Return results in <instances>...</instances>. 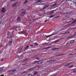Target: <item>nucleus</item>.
Returning a JSON list of instances; mask_svg holds the SVG:
<instances>
[{
	"label": "nucleus",
	"instance_id": "37",
	"mask_svg": "<svg viewBox=\"0 0 76 76\" xmlns=\"http://www.w3.org/2000/svg\"><path fill=\"white\" fill-rule=\"evenodd\" d=\"M56 5H57V4H54V5H52V6L53 7H54V6H55Z\"/></svg>",
	"mask_w": 76,
	"mask_h": 76
},
{
	"label": "nucleus",
	"instance_id": "21",
	"mask_svg": "<svg viewBox=\"0 0 76 76\" xmlns=\"http://www.w3.org/2000/svg\"><path fill=\"white\" fill-rule=\"evenodd\" d=\"M60 41V39L57 40L55 42H54L55 43H56L57 42H58V41Z\"/></svg>",
	"mask_w": 76,
	"mask_h": 76
},
{
	"label": "nucleus",
	"instance_id": "34",
	"mask_svg": "<svg viewBox=\"0 0 76 76\" xmlns=\"http://www.w3.org/2000/svg\"><path fill=\"white\" fill-rule=\"evenodd\" d=\"M50 18H53L54 17V15H53L51 16H49Z\"/></svg>",
	"mask_w": 76,
	"mask_h": 76
},
{
	"label": "nucleus",
	"instance_id": "58",
	"mask_svg": "<svg viewBox=\"0 0 76 76\" xmlns=\"http://www.w3.org/2000/svg\"><path fill=\"white\" fill-rule=\"evenodd\" d=\"M3 59H4L3 58L1 60V61H3Z\"/></svg>",
	"mask_w": 76,
	"mask_h": 76
},
{
	"label": "nucleus",
	"instance_id": "49",
	"mask_svg": "<svg viewBox=\"0 0 76 76\" xmlns=\"http://www.w3.org/2000/svg\"><path fill=\"white\" fill-rule=\"evenodd\" d=\"M35 45H38V44H37V43H35Z\"/></svg>",
	"mask_w": 76,
	"mask_h": 76
},
{
	"label": "nucleus",
	"instance_id": "55",
	"mask_svg": "<svg viewBox=\"0 0 76 76\" xmlns=\"http://www.w3.org/2000/svg\"><path fill=\"white\" fill-rule=\"evenodd\" d=\"M75 54H70L69 55L70 56V55H75Z\"/></svg>",
	"mask_w": 76,
	"mask_h": 76
},
{
	"label": "nucleus",
	"instance_id": "14",
	"mask_svg": "<svg viewBox=\"0 0 76 76\" xmlns=\"http://www.w3.org/2000/svg\"><path fill=\"white\" fill-rule=\"evenodd\" d=\"M74 42H75V41H74V40H72L70 42V44H73V43Z\"/></svg>",
	"mask_w": 76,
	"mask_h": 76
},
{
	"label": "nucleus",
	"instance_id": "3",
	"mask_svg": "<svg viewBox=\"0 0 76 76\" xmlns=\"http://www.w3.org/2000/svg\"><path fill=\"white\" fill-rule=\"evenodd\" d=\"M38 62V64H42V62L41 61H36L34 62V64H36V63Z\"/></svg>",
	"mask_w": 76,
	"mask_h": 76
},
{
	"label": "nucleus",
	"instance_id": "56",
	"mask_svg": "<svg viewBox=\"0 0 76 76\" xmlns=\"http://www.w3.org/2000/svg\"><path fill=\"white\" fill-rule=\"evenodd\" d=\"M1 47V44H0V47Z\"/></svg>",
	"mask_w": 76,
	"mask_h": 76
},
{
	"label": "nucleus",
	"instance_id": "35",
	"mask_svg": "<svg viewBox=\"0 0 76 76\" xmlns=\"http://www.w3.org/2000/svg\"><path fill=\"white\" fill-rule=\"evenodd\" d=\"M28 63L27 62H26V64H23V66H24V65H25L26 64Z\"/></svg>",
	"mask_w": 76,
	"mask_h": 76
},
{
	"label": "nucleus",
	"instance_id": "17",
	"mask_svg": "<svg viewBox=\"0 0 76 76\" xmlns=\"http://www.w3.org/2000/svg\"><path fill=\"white\" fill-rule=\"evenodd\" d=\"M48 6H50V5H45V7L46 8H47V7H48Z\"/></svg>",
	"mask_w": 76,
	"mask_h": 76
},
{
	"label": "nucleus",
	"instance_id": "47",
	"mask_svg": "<svg viewBox=\"0 0 76 76\" xmlns=\"http://www.w3.org/2000/svg\"><path fill=\"white\" fill-rule=\"evenodd\" d=\"M12 70H10L9 71V72H10V73H12Z\"/></svg>",
	"mask_w": 76,
	"mask_h": 76
},
{
	"label": "nucleus",
	"instance_id": "9",
	"mask_svg": "<svg viewBox=\"0 0 76 76\" xmlns=\"http://www.w3.org/2000/svg\"><path fill=\"white\" fill-rule=\"evenodd\" d=\"M69 33H70V32L67 31V32H66L64 33V34H69Z\"/></svg>",
	"mask_w": 76,
	"mask_h": 76
},
{
	"label": "nucleus",
	"instance_id": "1",
	"mask_svg": "<svg viewBox=\"0 0 76 76\" xmlns=\"http://www.w3.org/2000/svg\"><path fill=\"white\" fill-rule=\"evenodd\" d=\"M76 34H73L72 35H71V36H68L67 37H66V39H69L70 38H73L74 37H76Z\"/></svg>",
	"mask_w": 76,
	"mask_h": 76
},
{
	"label": "nucleus",
	"instance_id": "24",
	"mask_svg": "<svg viewBox=\"0 0 76 76\" xmlns=\"http://www.w3.org/2000/svg\"><path fill=\"white\" fill-rule=\"evenodd\" d=\"M29 47V46L27 45L26 48L25 50H26L27 49H28V48Z\"/></svg>",
	"mask_w": 76,
	"mask_h": 76
},
{
	"label": "nucleus",
	"instance_id": "48",
	"mask_svg": "<svg viewBox=\"0 0 76 76\" xmlns=\"http://www.w3.org/2000/svg\"><path fill=\"white\" fill-rule=\"evenodd\" d=\"M49 40H47V41H50V39H51V38H49Z\"/></svg>",
	"mask_w": 76,
	"mask_h": 76
},
{
	"label": "nucleus",
	"instance_id": "60",
	"mask_svg": "<svg viewBox=\"0 0 76 76\" xmlns=\"http://www.w3.org/2000/svg\"><path fill=\"white\" fill-rule=\"evenodd\" d=\"M46 9V8L45 7H44V8H43V9Z\"/></svg>",
	"mask_w": 76,
	"mask_h": 76
},
{
	"label": "nucleus",
	"instance_id": "38",
	"mask_svg": "<svg viewBox=\"0 0 76 76\" xmlns=\"http://www.w3.org/2000/svg\"><path fill=\"white\" fill-rule=\"evenodd\" d=\"M40 54H38V55H36V56H40L41 55H40Z\"/></svg>",
	"mask_w": 76,
	"mask_h": 76
},
{
	"label": "nucleus",
	"instance_id": "39",
	"mask_svg": "<svg viewBox=\"0 0 76 76\" xmlns=\"http://www.w3.org/2000/svg\"><path fill=\"white\" fill-rule=\"evenodd\" d=\"M37 3H39V0H37L36 1Z\"/></svg>",
	"mask_w": 76,
	"mask_h": 76
},
{
	"label": "nucleus",
	"instance_id": "4",
	"mask_svg": "<svg viewBox=\"0 0 76 76\" xmlns=\"http://www.w3.org/2000/svg\"><path fill=\"white\" fill-rule=\"evenodd\" d=\"M6 10L4 8H3L1 10V12L2 13H4V12H6Z\"/></svg>",
	"mask_w": 76,
	"mask_h": 76
},
{
	"label": "nucleus",
	"instance_id": "25",
	"mask_svg": "<svg viewBox=\"0 0 76 76\" xmlns=\"http://www.w3.org/2000/svg\"><path fill=\"white\" fill-rule=\"evenodd\" d=\"M51 46L45 48V49H48V48H51Z\"/></svg>",
	"mask_w": 76,
	"mask_h": 76
},
{
	"label": "nucleus",
	"instance_id": "62",
	"mask_svg": "<svg viewBox=\"0 0 76 76\" xmlns=\"http://www.w3.org/2000/svg\"><path fill=\"white\" fill-rule=\"evenodd\" d=\"M2 69H0V71H1Z\"/></svg>",
	"mask_w": 76,
	"mask_h": 76
},
{
	"label": "nucleus",
	"instance_id": "16",
	"mask_svg": "<svg viewBox=\"0 0 76 76\" xmlns=\"http://www.w3.org/2000/svg\"><path fill=\"white\" fill-rule=\"evenodd\" d=\"M29 60V59L28 58H26V59H24L23 61V62H24V61H27V60Z\"/></svg>",
	"mask_w": 76,
	"mask_h": 76
},
{
	"label": "nucleus",
	"instance_id": "50",
	"mask_svg": "<svg viewBox=\"0 0 76 76\" xmlns=\"http://www.w3.org/2000/svg\"><path fill=\"white\" fill-rule=\"evenodd\" d=\"M47 20H45V22H45V23L46 22H47Z\"/></svg>",
	"mask_w": 76,
	"mask_h": 76
},
{
	"label": "nucleus",
	"instance_id": "30",
	"mask_svg": "<svg viewBox=\"0 0 76 76\" xmlns=\"http://www.w3.org/2000/svg\"><path fill=\"white\" fill-rule=\"evenodd\" d=\"M69 44H70V43L68 42L66 43V45H69Z\"/></svg>",
	"mask_w": 76,
	"mask_h": 76
},
{
	"label": "nucleus",
	"instance_id": "45",
	"mask_svg": "<svg viewBox=\"0 0 76 76\" xmlns=\"http://www.w3.org/2000/svg\"><path fill=\"white\" fill-rule=\"evenodd\" d=\"M47 63H50V61H47Z\"/></svg>",
	"mask_w": 76,
	"mask_h": 76
},
{
	"label": "nucleus",
	"instance_id": "32",
	"mask_svg": "<svg viewBox=\"0 0 76 76\" xmlns=\"http://www.w3.org/2000/svg\"><path fill=\"white\" fill-rule=\"evenodd\" d=\"M10 32H8V33H7V35H10Z\"/></svg>",
	"mask_w": 76,
	"mask_h": 76
},
{
	"label": "nucleus",
	"instance_id": "2",
	"mask_svg": "<svg viewBox=\"0 0 76 76\" xmlns=\"http://www.w3.org/2000/svg\"><path fill=\"white\" fill-rule=\"evenodd\" d=\"M26 13V10H22L21 11V16H23Z\"/></svg>",
	"mask_w": 76,
	"mask_h": 76
},
{
	"label": "nucleus",
	"instance_id": "52",
	"mask_svg": "<svg viewBox=\"0 0 76 76\" xmlns=\"http://www.w3.org/2000/svg\"><path fill=\"white\" fill-rule=\"evenodd\" d=\"M30 47H33V45H30Z\"/></svg>",
	"mask_w": 76,
	"mask_h": 76
},
{
	"label": "nucleus",
	"instance_id": "36",
	"mask_svg": "<svg viewBox=\"0 0 76 76\" xmlns=\"http://www.w3.org/2000/svg\"><path fill=\"white\" fill-rule=\"evenodd\" d=\"M58 4V2H57L55 3V4H56V5H57V4Z\"/></svg>",
	"mask_w": 76,
	"mask_h": 76
},
{
	"label": "nucleus",
	"instance_id": "41",
	"mask_svg": "<svg viewBox=\"0 0 76 76\" xmlns=\"http://www.w3.org/2000/svg\"><path fill=\"white\" fill-rule=\"evenodd\" d=\"M73 73H76V70L73 71Z\"/></svg>",
	"mask_w": 76,
	"mask_h": 76
},
{
	"label": "nucleus",
	"instance_id": "6",
	"mask_svg": "<svg viewBox=\"0 0 76 76\" xmlns=\"http://www.w3.org/2000/svg\"><path fill=\"white\" fill-rule=\"evenodd\" d=\"M12 39H10L9 40V44H12Z\"/></svg>",
	"mask_w": 76,
	"mask_h": 76
},
{
	"label": "nucleus",
	"instance_id": "46",
	"mask_svg": "<svg viewBox=\"0 0 76 76\" xmlns=\"http://www.w3.org/2000/svg\"><path fill=\"white\" fill-rule=\"evenodd\" d=\"M19 56H16V58H19Z\"/></svg>",
	"mask_w": 76,
	"mask_h": 76
},
{
	"label": "nucleus",
	"instance_id": "53",
	"mask_svg": "<svg viewBox=\"0 0 76 76\" xmlns=\"http://www.w3.org/2000/svg\"><path fill=\"white\" fill-rule=\"evenodd\" d=\"M74 20V19H73V18H72V20H71V21H72V20Z\"/></svg>",
	"mask_w": 76,
	"mask_h": 76
},
{
	"label": "nucleus",
	"instance_id": "19",
	"mask_svg": "<svg viewBox=\"0 0 76 76\" xmlns=\"http://www.w3.org/2000/svg\"><path fill=\"white\" fill-rule=\"evenodd\" d=\"M39 72H36L34 73V75H37V74H38V73H39Z\"/></svg>",
	"mask_w": 76,
	"mask_h": 76
},
{
	"label": "nucleus",
	"instance_id": "42",
	"mask_svg": "<svg viewBox=\"0 0 76 76\" xmlns=\"http://www.w3.org/2000/svg\"><path fill=\"white\" fill-rule=\"evenodd\" d=\"M36 59H37V60H39V58H36Z\"/></svg>",
	"mask_w": 76,
	"mask_h": 76
},
{
	"label": "nucleus",
	"instance_id": "43",
	"mask_svg": "<svg viewBox=\"0 0 76 76\" xmlns=\"http://www.w3.org/2000/svg\"><path fill=\"white\" fill-rule=\"evenodd\" d=\"M24 34H26V31H25L24 32Z\"/></svg>",
	"mask_w": 76,
	"mask_h": 76
},
{
	"label": "nucleus",
	"instance_id": "7",
	"mask_svg": "<svg viewBox=\"0 0 76 76\" xmlns=\"http://www.w3.org/2000/svg\"><path fill=\"white\" fill-rule=\"evenodd\" d=\"M16 31H16V30H14L12 32V34H15V33H16Z\"/></svg>",
	"mask_w": 76,
	"mask_h": 76
},
{
	"label": "nucleus",
	"instance_id": "64",
	"mask_svg": "<svg viewBox=\"0 0 76 76\" xmlns=\"http://www.w3.org/2000/svg\"><path fill=\"white\" fill-rule=\"evenodd\" d=\"M11 75H13V74L12 73V74H11Z\"/></svg>",
	"mask_w": 76,
	"mask_h": 76
},
{
	"label": "nucleus",
	"instance_id": "23",
	"mask_svg": "<svg viewBox=\"0 0 76 76\" xmlns=\"http://www.w3.org/2000/svg\"><path fill=\"white\" fill-rule=\"evenodd\" d=\"M16 70H12L11 72V73H13V72H16Z\"/></svg>",
	"mask_w": 76,
	"mask_h": 76
},
{
	"label": "nucleus",
	"instance_id": "44",
	"mask_svg": "<svg viewBox=\"0 0 76 76\" xmlns=\"http://www.w3.org/2000/svg\"><path fill=\"white\" fill-rule=\"evenodd\" d=\"M60 17V15H59V16H58V17H55V18H58V17Z\"/></svg>",
	"mask_w": 76,
	"mask_h": 76
},
{
	"label": "nucleus",
	"instance_id": "20",
	"mask_svg": "<svg viewBox=\"0 0 76 76\" xmlns=\"http://www.w3.org/2000/svg\"><path fill=\"white\" fill-rule=\"evenodd\" d=\"M54 35V34H52L48 36H46V37H51V36H53V35Z\"/></svg>",
	"mask_w": 76,
	"mask_h": 76
},
{
	"label": "nucleus",
	"instance_id": "59",
	"mask_svg": "<svg viewBox=\"0 0 76 76\" xmlns=\"http://www.w3.org/2000/svg\"><path fill=\"white\" fill-rule=\"evenodd\" d=\"M76 68H75V69H73V70H76Z\"/></svg>",
	"mask_w": 76,
	"mask_h": 76
},
{
	"label": "nucleus",
	"instance_id": "57",
	"mask_svg": "<svg viewBox=\"0 0 76 76\" xmlns=\"http://www.w3.org/2000/svg\"><path fill=\"white\" fill-rule=\"evenodd\" d=\"M15 0H12L11 1H15Z\"/></svg>",
	"mask_w": 76,
	"mask_h": 76
},
{
	"label": "nucleus",
	"instance_id": "18",
	"mask_svg": "<svg viewBox=\"0 0 76 76\" xmlns=\"http://www.w3.org/2000/svg\"><path fill=\"white\" fill-rule=\"evenodd\" d=\"M16 3H15L13 4V7H16Z\"/></svg>",
	"mask_w": 76,
	"mask_h": 76
},
{
	"label": "nucleus",
	"instance_id": "27",
	"mask_svg": "<svg viewBox=\"0 0 76 76\" xmlns=\"http://www.w3.org/2000/svg\"><path fill=\"white\" fill-rule=\"evenodd\" d=\"M76 22V20H75L72 23V24L74 23H75Z\"/></svg>",
	"mask_w": 76,
	"mask_h": 76
},
{
	"label": "nucleus",
	"instance_id": "40",
	"mask_svg": "<svg viewBox=\"0 0 76 76\" xmlns=\"http://www.w3.org/2000/svg\"><path fill=\"white\" fill-rule=\"evenodd\" d=\"M28 76H32V75H31V74H29L28 75Z\"/></svg>",
	"mask_w": 76,
	"mask_h": 76
},
{
	"label": "nucleus",
	"instance_id": "5",
	"mask_svg": "<svg viewBox=\"0 0 76 76\" xmlns=\"http://www.w3.org/2000/svg\"><path fill=\"white\" fill-rule=\"evenodd\" d=\"M72 22V19H69V20H67L66 21V23H70Z\"/></svg>",
	"mask_w": 76,
	"mask_h": 76
},
{
	"label": "nucleus",
	"instance_id": "61",
	"mask_svg": "<svg viewBox=\"0 0 76 76\" xmlns=\"http://www.w3.org/2000/svg\"><path fill=\"white\" fill-rule=\"evenodd\" d=\"M71 63H69L68 64L69 65V64H71Z\"/></svg>",
	"mask_w": 76,
	"mask_h": 76
},
{
	"label": "nucleus",
	"instance_id": "51",
	"mask_svg": "<svg viewBox=\"0 0 76 76\" xmlns=\"http://www.w3.org/2000/svg\"><path fill=\"white\" fill-rule=\"evenodd\" d=\"M1 53V50H0V54Z\"/></svg>",
	"mask_w": 76,
	"mask_h": 76
},
{
	"label": "nucleus",
	"instance_id": "13",
	"mask_svg": "<svg viewBox=\"0 0 76 76\" xmlns=\"http://www.w3.org/2000/svg\"><path fill=\"white\" fill-rule=\"evenodd\" d=\"M18 51H22V49H21V48H19L18 49Z\"/></svg>",
	"mask_w": 76,
	"mask_h": 76
},
{
	"label": "nucleus",
	"instance_id": "33",
	"mask_svg": "<svg viewBox=\"0 0 76 76\" xmlns=\"http://www.w3.org/2000/svg\"><path fill=\"white\" fill-rule=\"evenodd\" d=\"M69 66V64L65 65V66Z\"/></svg>",
	"mask_w": 76,
	"mask_h": 76
},
{
	"label": "nucleus",
	"instance_id": "12",
	"mask_svg": "<svg viewBox=\"0 0 76 76\" xmlns=\"http://www.w3.org/2000/svg\"><path fill=\"white\" fill-rule=\"evenodd\" d=\"M54 10H53V11H51L50 12V15H53V13H54Z\"/></svg>",
	"mask_w": 76,
	"mask_h": 76
},
{
	"label": "nucleus",
	"instance_id": "31",
	"mask_svg": "<svg viewBox=\"0 0 76 76\" xmlns=\"http://www.w3.org/2000/svg\"><path fill=\"white\" fill-rule=\"evenodd\" d=\"M9 55H7V56H6V58H9Z\"/></svg>",
	"mask_w": 76,
	"mask_h": 76
},
{
	"label": "nucleus",
	"instance_id": "10",
	"mask_svg": "<svg viewBox=\"0 0 76 76\" xmlns=\"http://www.w3.org/2000/svg\"><path fill=\"white\" fill-rule=\"evenodd\" d=\"M65 54L64 53V54H61L59 55H57V56H63V55H64Z\"/></svg>",
	"mask_w": 76,
	"mask_h": 76
},
{
	"label": "nucleus",
	"instance_id": "11",
	"mask_svg": "<svg viewBox=\"0 0 76 76\" xmlns=\"http://www.w3.org/2000/svg\"><path fill=\"white\" fill-rule=\"evenodd\" d=\"M55 61H56L55 60H50L49 61L50 62V63H53V62H54Z\"/></svg>",
	"mask_w": 76,
	"mask_h": 76
},
{
	"label": "nucleus",
	"instance_id": "8",
	"mask_svg": "<svg viewBox=\"0 0 76 76\" xmlns=\"http://www.w3.org/2000/svg\"><path fill=\"white\" fill-rule=\"evenodd\" d=\"M21 19L20 18H18L17 19L18 22H19L20 21Z\"/></svg>",
	"mask_w": 76,
	"mask_h": 76
},
{
	"label": "nucleus",
	"instance_id": "15",
	"mask_svg": "<svg viewBox=\"0 0 76 76\" xmlns=\"http://www.w3.org/2000/svg\"><path fill=\"white\" fill-rule=\"evenodd\" d=\"M52 50H59V48H53L52 49Z\"/></svg>",
	"mask_w": 76,
	"mask_h": 76
},
{
	"label": "nucleus",
	"instance_id": "63",
	"mask_svg": "<svg viewBox=\"0 0 76 76\" xmlns=\"http://www.w3.org/2000/svg\"><path fill=\"white\" fill-rule=\"evenodd\" d=\"M53 7V6L52 5V6L51 7Z\"/></svg>",
	"mask_w": 76,
	"mask_h": 76
},
{
	"label": "nucleus",
	"instance_id": "26",
	"mask_svg": "<svg viewBox=\"0 0 76 76\" xmlns=\"http://www.w3.org/2000/svg\"><path fill=\"white\" fill-rule=\"evenodd\" d=\"M41 2H43V1L39 0V3H41Z\"/></svg>",
	"mask_w": 76,
	"mask_h": 76
},
{
	"label": "nucleus",
	"instance_id": "28",
	"mask_svg": "<svg viewBox=\"0 0 76 76\" xmlns=\"http://www.w3.org/2000/svg\"><path fill=\"white\" fill-rule=\"evenodd\" d=\"M27 2H28V0L25 1L24 2V4H26V3H27Z\"/></svg>",
	"mask_w": 76,
	"mask_h": 76
},
{
	"label": "nucleus",
	"instance_id": "29",
	"mask_svg": "<svg viewBox=\"0 0 76 76\" xmlns=\"http://www.w3.org/2000/svg\"><path fill=\"white\" fill-rule=\"evenodd\" d=\"M73 67V65L69 67V68H71V67Z\"/></svg>",
	"mask_w": 76,
	"mask_h": 76
},
{
	"label": "nucleus",
	"instance_id": "54",
	"mask_svg": "<svg viewBox=\"0 0 76 76\" xmlns=\"http://www.w3.org/2000/svg\"><path fill=\"white\" fill-rule=\"evenodd\" d=\"M54 38H56V37H57V36H56L54 37Z\"/></svg>",
	"mask_w": 76,
	"mask_h": 76
},
{
	"label": "nucleus",
	"instance_id": "22",
	"mask_svg": "<svg viewBox=\"0 0 76 76\" xmlns=\"http://www.w3.org/2000/svg\"><path fill=\"white\" fill-rule=\"evenodd\" d=\"M63 15H67L68 14V13L67 12H64L63 13Z\"/></svg>",
	"mask_w": 76,
	"mask_h": 76
}]
</instances>
